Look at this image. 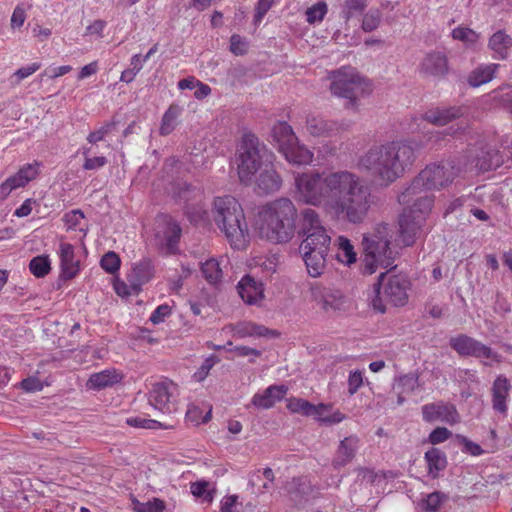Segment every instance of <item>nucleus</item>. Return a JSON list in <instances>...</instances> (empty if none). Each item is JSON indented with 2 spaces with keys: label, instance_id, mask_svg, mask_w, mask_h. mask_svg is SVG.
Segmentation results:
<instances>
[{
  "label": "nucleus",
  "instance_id": "obj_57",
  "mask_svg": "<svg viewBox=\"0 0 512 512\" xmlns=\"http://www.w3.org/2000/svg\"><path fill=\"white\" fill-rule=\"evenodd\" d=\"M230 51L237 56L244 55L248 51V42L238 34H233L230 38Z\"/></svg>",
  "mask_w": 512,
  "mask_h": 512
},
{
  "label": "nucleus",
  "instance_id": "obj_60",
  "mask_svg": "<svg viewBox=\"0 0 512 512\" xmlns=\"http://www.w3.org/2000/svg\"><path fill=\"white\" fill-rule=\"evenodd\" d=\"M172 313V308L168 304L159 305L150 315L149 320L154 324H160Z\"/></svg>",
  "mask_w": 512,
  "mask_h": 512
},
{
  "label": "nucleus",
  "instance_id": "obj_42",
  "mask_svg": "<svg viewBox=\"0 0 512 512\" xmlns=\"http://www.w3.org/2000/svg\"><path fill=\"white\" fill-rule=\"evenodd\" d=\"M321 229H325V227L321 224L319 214L313 209H304L302 211V233L307 234Z\"/></svg>",
  "mask_w": 512,
  "mask_h": 512
},
{
  "label": "nucleus",
  "instance_id": "obj_28",
  "mask_svg": "<svg viewBox=\"0 0 512 512\" xmlns=\"http://www.w3.org/2000/svg\"><path fill=\"white\" fill-rule=\"evenodd\" d=\"M281 154L290 164L298 166L309 165L312 163L314 158V153L304 144H301L298 138L295 143L289 145L287 150Z\"/></svg>",
  "mask_w": 512,
  "mask_h": 512
},
{
  "label": "nucleus",
  "instance_id": "obj_52",
  "mask_svg": "<svg viewBox=\"0 0 512 512\" xmlns=\"http://www.w3.org/2000/svg\"><path fill=\"white\" fill-rule=\"evenodd\" d=\"M312 295L314 300L321 305L323 309L328 310L333 307L335 297L328 289L315 287L312 289Z\"/></svg>",
  "mask_w": 512,
  "mask_h": 512
},
{
  "label": "nucleus",
  "instance_id": "obj_49",
  "mask_svg": "<svg viewBox=\"0 0 512 512\" xmlns=\"http://www.w3.org/2000/svg\"><path fill=\"white\" fill-rule=\"evenodd\" d=\"M132 503L135 512H164L166 509L165 502L160 498H153L146 503L133 499Z\"/></svg>",
  "mask_w": 512,
  "mask_h": 512
},
{
  "label": "nucleus",
  "instance_id": "obj_33",
  "mask_svg": "<svg viewBox=\"0 0 512 512\" xmlns=\"http://www.w3.org/2000/svg\"><path fill=\"white\" fill-rule=\"evenodd\" d=\"M425 462L427 464L428 474L431 478L439 477L441 471L447 466V457L444 452L438 448H430L425 452Z\"/></svg>",
  "mask_w": 512,
  "mask_h": 512
},
{
  "label": "nucleus",
  "instance_id": "obj_23",
  "mask_svg": "<svg viewBox=\"0 0 512 512\" xmlns=\"http://www.w3.org/2000/svg\"><path fill=\"white\" fill-rule=\"evenodd\" d=\"M287 391L285 385H270L264 391L256 393L251 402L258 409H269L281 401Z\"/></svg>",
  "mask_w": 512,
  "mask_h": 512
},
{
  "label": "nucleus",
  "instance_id": "obj_64",
  "mask_svg": "<svg viewBox=\"0 0 512 512\" xmlns=\"http://www.w3.org/2000/svg\"><path fill=\"white\" fill-rule=\"evenodd\" d=\"M112 127L113 123L104 124L99 129L90 132L87 136V141L90 144H95L99 141H102L105 138V136L111 131Z\"/></svg>",
  "mask_w": 512,
  "mask_h": 512
},
{
  "label": "nucleus",
  "instance_id": "obj_5",
  "mask_svg": "<svg viewBox=\"0 0 512 512\" xmlns=\"http://www.w3.org/2000/svg\"><path fill=\"white\" fill-rule=\"evenodd\" d=\"M212 217L218 229L234 249H245L249 243V229L239 201L230 195L215 197Z\"/></svg>",
  "mask_w": 512,
  "mask_h": 512
},
{
  "label": "nucleus",
  "instance_id": "obj_61",
  "mask_svg": "<svg viewBox=\"0 0 512 512\" xmlns=\"http://www.w3.org/2000/svg\"><path fill=\"white\" fill-rule=\"evenodd\" d=\"M41 163L38 161H34L33 163H27L23 165L18 172L22 177L25 178L26 181L30 182L34 180L40 172Z\"/></svg>",
  "mask_w": 512,
  "mask_h": 512
},
{
  "label": "nucleus",
  "instance_id": "obj_15",
  "mask_svg": "<svg viewBox=\"0 0 512 512\" xmlns=\"http://www.w3.org/2000/svg\"><path fill=\"white\" fill-rule=\"evenodd\" d=\"M156 236L165 244L170 252L177 246L182 229L177 221L170 215L161 214L157 217Z\"/></svg>",
  "mask_w": 512,
  "mask_h": 512
},
{
  "label": "nucleus",
  "instance_id": "obj_50",
  "mask_svg": "<svg viewBox=\"0 0 512 512\" xmlns=\"http://www.w3.org/2000/svg\"><path fill=\"white\" fill-rule=\"evenodd\" d=\"M328 12V6L325 1H318L316 4L307 8L305 15L309 24L321 22Z\"/></svg>",
  "mask_w": 512,
  "mask_h": 512
},
{
  "label": "nucleus",
  "instance_id": "obj_2",
  "mask_svg": "<svg viewBox=\"0 0 512 512\" xmlns=\"http://www.w3.org/2000/svg\"><path fill=\"white\" fill-rule=\"evenodd\" d=\"M454 161L432 163L422 169L411 184L398 196V202L405 206L399 218V241L411 246L434 204L430 191L449 186L458 175Z\"/></svg>",
  "mask_w": 512,
  "mask_h": 512
},
{
  "label": "nucleus",
  "instance_id": "obj_13",
  "mask_svg": "<svg viewBox=\"0 0 512 512\" xmlns=\"http://www.w3.org/2000/svg\"><path fill=\"white\" fill-rule=\"evenodd\" d=\"M449 344L460 356L496 359L498 356L490 347L465 334L450 338Z\"/></svg>",
  "mask_w": 512,
  "mask_h": 512
},
{
  "label": "nucleus",
  "instance_id": "obj_35",
  "mask_svg": "<svg viewBox=\"0 0 512 512\" xmlns=\"http://www.w3.org/2000/svg\"><path fill=\"white\" fill-rule=\"evenodd\" d=\"M419 386L418 376L405 374L397 379L395 390L397 392V404L402 405L408 396L413 394Z\"/></svg>",
  "mask_w": 512,
  "mask_h": 512
},
{
  "label": "nucleus",
  "instance_id": "obj_43",
  "mask_svg": "<svg viewBox=\"0 0 512 512\" xmlns=\"http://www.w3.org/2000/svg\"><path fill=\"white\" fill-rule=\"evenodd\" d=\"M367 6V0H345L341 11V18L347 23L353 17L362 14Z\"/></svg>",
  "mask_w": 512,
  "mask_h": 512
},
{
  "label": "nucleus",
  "instance_id": "obj_14",
  "mask_svg": "<svg viewBox=\"0 0 512 512\" xmlns=\"http://www.w3.org/2000/svg\"><path fill=\"white\" fill-rule=\"evenodd\" d=\"M422 418L427 423L443 422L449 425L457 424L460 415L454 404L444 401L432 402L422 406Z\"/></svg>",
  "mask_w": 512,
  "mask_h": 512
},
{
  "label": "nucleus",
  "instance_id": "obj_37",
  "mask_svg": "<svg viewBox=\"0 0 512 512\" xmlns=\"http://www.w3.org/2000/svg\"><path fill=\"white\" fill-rule=\"evenodd\" d=\"M182 113V108L178 104H171L163 114L159 133L162 136L171 134L177 126V120Z\"/></svg>",
  "mask_w": 512,
  "mask_h": 512
},
{
  "label": "nucleus",
  "instance_id": "obj_16",
  "mask_svg": "<svg viewBox=\"0 0 512 512\" xmlns=\"http://www.w3.org/2000/svg\"><path fill=\"white\" fill-rule=\"evenodd\" d=\"M419 71L425 77L441 79L449 72L448 58L445 53L433 51L422 59Z\"/></svg>",
  "mask_w": 512,
  "mask_h": 512
},
{
  "label": "nucleus",
  "instance_id": "obj_29",
  "mask_svg": "<svg viewBox=\"0 0 512 512\" xmlns=\"http://www.w3.org/2000/svg\"><path fill=\"white\" fill-rule=\"evenodd\" d=\"M272 137L277 144L280 153L287 150L289 145L295 143L298 138L291 125L285 121H278L272 128Z\"/></svg>",
  "mask_w": 512,
  "mask_h": 512
},
{
  "label": "nucleus",
  "instance_id": "obj_10",
  "mask_svg": "<svg viewBox=\"0 0 512 512\" xmlns=\"http://www.w3.org/2000/svg\"><path fill=\"white\" fill-rule=\"evenodd\" d=\"M287 409L292 413L301 414L303 416H312L316 421L326 425L338 424L346 419V415L340 410H334L330 416H323V412L333 409L332 404L320 403L318 405H314L301 398H289L287 400Z\"/></svg>",
  "mask_w": 512,
  "mask_h": 512
},
{
  "label": "nucleus",
  "instance_id": "obj_31",
  "mask_svg": "<svg viewBox=\"0 0 512 512\" xmlns=\"http://www.w3.org/2000/svg\"><path fill=\"white\" fill-rule=\"evenodd\" d=\"M334 246L336 248L335 259L339 263L348 267L356 263L357 253L355 251L354 245L347 237H337Z\"/></svg>",
  "mask_w": 512,
  "mask_h": 512
},
{
  "label": "nucleus",
  "instance_id": "obj_9",
  "mask_svg": "<svg viewBox=\"0 0 512 512\" xmlns=\"http://www.w3.org/2000/svg\"><path fill=\"white\" fill-rule=\"evenodd\" d=\"M385 276L386 273L382 272L378 282L374 284L376 295L372 300V306L374 310L380 313L386 312L383 297L393 306H404L408 302V290L410 288V281L405 275H391L384 282Z\"/></svg>",
  "mask_w": 512,
  "mask_h": 512
},
{
  "label": "nucleus",
  "instance_id": "obj_63",
  "mask_svg": "<svg viewBox=\"0 0 512 512\" xmlns=\"http://www.w3.org/2000/svg\"><path fill=\"white\" fill-rule=\"evenodd\" d=\"M458 437L460 439V442L463 445L462 451L464 453L470 454L472 456H481L482 454L485 453V451L482 449V447L479 444L469 440L465 436H458Z\"/></svg>",
  "mask_w": 512,
  "mask_h": 512
},
{
  "label": "nucleus",
  "instance_id": "obj_1",
  "mask_svg": "<svg viewBox=\"0 0 512 512\" xmlns=\"http://www.w3.org/2000/svg\"><path fill=\"white\" fill-rule=\"evenodd\" d=\"M295 198L322 207L327 213L350 223H360L371 206V193L359 175L348 170L297 173Z\"/></svg>",
  "mask_w": 512,
  "mask_h": 512
},
{
  "label": "nucleus",
  "instance_id": "obj_54",
  "mask_svg": "<svg viewBox=\"0 0 512 512\" xmlns=\"http://www.w3.org/2000/svg\"><path fill=\"white\" fill-rule=\"evenodd\" d=\"M452 37L466 44H474L478 41L479 34L470 28L457 27L452 31Z\"/></svg>",
  "mask_w": 512,
  "mask_h": 512
},
{
  "label": "nucleus",
  "instance_id": "obj_34",
  "mask_svg": "<svg viewBox=\"0 0 512 512\" xmlns=\"http://www.w3.org/2000/svg\"><path fill=\"white\" fill-rule=\"evenodd\" d=\"M306 264L308 274L311 277H319L325 269L328 252L300 251Z\"/></svg>",
  "mask_w": 512,
  "mask_h": 512
},
{
  "label": "nucleus",
  "instance_id": "obj_11",
  "mask_svg": "<svg viewBox=\"0 0 512 512\" xmlns=\"http://www.w3.org/2000/svg\"><path fill=\"white\" fill-rule=\"evenodd\" d=\"M179 387L171 380H163L152 385L149 392V403L162 413L176 410Z\"/></svg>",
  "mask_w": 512,
  "mask_h": 512
},
{
  "label": "nucleus",
  "instance_id": "obj_51",
  "mask_svg": "<svg viewBox=\"0 0 512 512\" xmlns=\"http://www.w3.org/2000/svg\"><path fill=\"white\" fill-rule=\"evenodd\" d=\"M84 218V213L80 209H75L65 213L63 216V221L68 230L79 229L80 231L84 232V235H86V229L80 227Z\"/></svg>",
  "mask_w": 512,
  "mask_h": 512
},
{
  "label": "nucleus",
  "instance_id": "obj_4",
  "mask_svg": "<svg viewBox=\"0 0 512 512\" xmlns=\"http://www.w3.org/2000/svg\"><path fill=\"white\" fill-rule=\"evenodd\" d=\"M296 217L293 202L281 197L258 207L254 228L261 239L273 244L288 243L295 235Z\"/></svg>",
  "mask_w": 512,
  "mask_h": 512
},
{
  "label": "nucleus",
  "instance_id": "obj_26",
  "mask_svg": "<svg viewBox=\"0 0 512 512\" xmlns=\"http://www.w3.org/2000/svg\"><path fill=\"white\" fill-rule=\"evenodd\" d=\"M511 390L509 380L504 376H498L492 386V406L499 413L507 412V399Z\"/></svg>",
  "mask_w": 512,
  "mask_h": 512
},
{
  "label": "nucleus",
  "instance_id": "obj_55",
  "mask_svg": "<svg viewBox=\"0 0 512 512\" xmlns=\"http://www.w3.org/2000/svg\"><path fill=\"white\" fill-rule=\"evenodd\" d=\"M381 22V12L378 9H371L368 11L362 20V29L365 32L375 30Z\"/></svg>",
  "mask_w": 512,
  "mask_h": 512
},
{
  "label": "nucleus",
  "instance_id": "obj_47",
  "mask_svg": "<svg viewBox=\"0 0 512 512\" xmlns=\"http://www.w3.org/2000/svg\"><path fill=\"white\" fill-rule=\"evenodd\" d=\"M91 147L82 146L78 152H81L84 157L83 169L84 170H97L104 167L107 164V158L105 156L91 157Z\"/></svg>",
  "mask_w": 512,
  "mask_h": 512
},
{
  "label": "nucleus",
  "instance_id": "obj_24",
  "mask_svg": "<svg viewBox=\"0 0 512 512\" xmlns=\"http://www.w3.org/2000/svg\"><path fill=\"white\" fill-rule=\"evenodd\" d=\"M360 439L357 435H349L340 441L333 458L334 467H343L350 463L359 448Z\"/></svg>",
  "mask_w": 512,
  "mask_h": 512
},
{
  "label": "nucleus",
  "instance_id": "obj_32",
  "mask_svg": "<svg viewBox=\"0 0 512 512\" xmlns=\"http://www.w3.org/2000/svg\"><path fill=\"white\" fill-rule=\"evenodd\" d=\"M274 480L273 470L267 467L251 473L248 484L256 493L263 494L271 489Z\"/></svg>",
  "mask_w": 512,
  "mask_h": 512
},
{
  "label": "nucleus",
  "instance_id": "obj_6",
  "mask_svg": "<svg viewBox=\"0 0 512 512\" xmlns=\"http://www.w3.org/2000/svg\"><path fill=\"white\" fill-rule=\"evenodd\" d=\"M394 231L386 223L374 226L363 237V273L372 275L378 269L394 268V253L391 248Z\"/></svg>",
  "mask_w": 512,
  "mask_h": 512
},
{
  "label": "nucleus",
  "instance_id": "obj_27",
  "mask_svg": "<svg viewBox=\"0 0 512 512\" xmlns=\"http://www.w3.org/2000/svg\"><path fill=\"white\" fill-rule=\"evenodd\" d=\"M303 235L305 239L300 245V251H329L331 237L327 234L326 229L316 230Z\"/></svg>",
  "mask_w": 512,
  "mask_h": 512
},
{
  "label": "nucleus",
  "instance_id": "obj_46",
  "mask_svg": "<svg viewBox=\"0 0 512 512\" xmlns=\"http://www.w3.org/2000/svg\"><path fill=\"white\" fill-rule=\"evenodd\" d=\"M29 270L37 278L45 277L51 270L49 257L40 255L32 258L29 263Z\"/></svg>",
  "mask_w": 512,
  "mask_h": 512
},
{
  "label": "nucleus",
  "instance_id": "obj_53",
  "mask_svg": "<svg viewBox=\"0 0 512 512\" xmlns=\"http://www.w3.org/2000/svg\"><path fill=\"white\" fill-rule=\"evenodd\" d=\"M100 265L107 273L114 274L120 269L121 260L114 251H109L102 256Z\"/></svg>",
  "mask_w": 512,
  "mask_h": 512
},
{
  "label": "nucleus",
  "instance_id": "obj_12",
  "mask_svg": "<svg viewBox=\"0 0 512 512\" xmlns=\"http://www.w3.org/2000/svg\"><path fill=\"white\" fill-rule=\"evenodd\" d=\"M468 153L472 157V164L481 172L496 169L503 162L499 151L492 148L485 140L470 144Z\"/></svg>",
  "mask_w": 512,
  "mask_h": 512
},
{
  "label": "nucleus",
  "instance_id": "obj_40",
  "mask_svg": "<svg viewBox=\"0 0 512 512\" xmlns=\"http://www.w3.org/2000/svg\"><path fill=\"white\" fill-rule=\"evenodd\" d=\"M211 412L212 408L209 405L203 409L198 405L190 404L186 412V420L194 425L207 423L211 420Z\"/></svg>",
  "mask_w": 512,
  "mask_h": 512
},
{
  "label": "nucleus",
  "instance_id": "obj_48",
  "mask_svg": "<svg viewBox=\"0 0 512 512\" xmlns=\"http://www.w3.org/2000/svg\"><path fill=\"white\" fill-rule=\"evenodd\" d=\"M153 274V266L149 260H141L133 267V275L139 284L147 283Z\"/></svg>",
  "mask_w": 512,
  "mask_h": 512
},
{
  "label": "nucleus",
  "instance_id": "obj_62",
  "mask_svg": "<svg viewBox=\"0 0 512 512\" xmlns=\"http://www.w3.org/2000/svg\"><path fill=\"white\" fill-rule=\"evenodd\" d=\"M363 385V375L360 371H352L348 376V394L353 396Z\"/></svg>",
  "mask_w": 512,
  "mask_h": 512
},
{
  "label": "nucleus",
  "instance_id": "obj_19",
  "mask_svg": "<svg viewBox=\"0 0 512 512\" xmlns=\"http://www.w3.org/2000/svg\"><path fill=\"white\" fill-rule=\"evenodd\" d=\"M306 129L313 137H332L340 132L342 125L320 115L309 114L306 117Z\"/></svg>",
  "mask_w": 512,
  "mask_h": 512
},
{
  "label": "nucleus",
  "instance_id": "obj_18",
  "mask_svg": "<svg viewBox=\"0 0 512 512\" xmlns=\"http://www.w3.org/2000/svg\"><path fill=\"white\" fill-rule=\"evenodd\" d=\"M259 175L254 179L256 184L255 190L260 195H269L280 190L282 186V178L274 169L272 163H267L258 172Z\"/></svg>",
  "mask_w": 512,
  "mask_h": 512
},
{
  "label": "nucleus",
  "instance_id": "obj_36",
  "mask_svg": "<svg viewBox=\"0 0 512 512\" xmlns=\"http://www.w3.org/2000/svg\"><path fill=\"white\" fill-rule=\"evenodd\" d=\"M499 64L480 65L475 68L468 76V83L472 87H479L490 82L499 68Z\"/></svg>",
  "mask_w": 512,
  "mask_h": 512
},
{
  "label": "nucleus",
  "instance_id": "obj_17",
  "mask_svg": "<svg viewBox=\"0 0 512 512\" xmlns=\"http://www.w3.org/2000/svg\"><path fill=\"white\" fill-rule=\"evenodd\" d=\"M178 198L185 203H188L191 199L196 201L195 205L190 206L187 204L185 207V213L191 223L197 225L207 219V211L204 209L203 205L200 204L202 194L199 190L184 184V187L179 192Z\"/></svg>",
  "mask_w": 512,
  "mask_h": 512
},
{
  "label": "nucleus",
  "instance_id": "obj_44",
  "mask_svg": "<svg viewBox=\"0 0 512 512\" xmlns=\"http://www.w3.org/2000/svg\"><path fill=\"white\" fill-rule=\"evenodd\" d=\"M29 182L19 172L8 177L0 185V198L5 199L13 190L25 187Z\"/></svg>",
  "mask_w": 512,
  "mask_h": 512
},
{
  "label": "nucleus",
  "instance_id": "obj_30",
  "mask_svg": "<svg viewBox=\"0 0 512 512\" xmlns=\"http://www.w3.org/2000/svg\"><path fill=\"white\" fill-rule=\"evenodd\" d=\"M488 47L494 52V58L505 60L512 47V38L504 30H498L489 38Z\"/></svg>",
  "mask_w": 512,
  "mask_h": 512
},
{
  "label": "nucleus",
  "instance_id": "obj_41",
  "mask_svg": "<svg viewBox=\"0 0 512 512\" xmlns=\"http://www.w3.org/2000/svg\"><path fill=\"white\" fill-rule=\"evenodd\" d=\"M125 423L134 428L142 429H171L172 425L163 424L157 420L150 419L143 415L131 416L126 418Z\"/></svg>",
  "mask_w": 512,
  "mask_h": 512
},
{
  "label": "nucleus",
  "instance_id": "obj_56",
  "mask_svg": "<svg viewBox=\"0 0 512 512\" xmlns=\"http://www.w3.org/2000/svg\"><path fill=\"white\" fill-rule=\"evenodd\" d=\"M444 495L440 492H432L422 501V509L426 512H435L440 507Z\"/></svg>",
  "mask_w": 512,
  "mask_h": 512
},
{
  "label": "nucleus",
  "instance_id": "obj_45",
  "mask_svg": "<svg viewBox=\"0 0 512 512\" xmlns=\"http://www.w3.org/2000/svg\"><path fill=\"white\" fill-rule=\"evenodd\" d=\"M29 182L19 172L8 177L0 185V198L5 199L13 190L25 187Z\"/></svg>",
  "mask_w": 512,
  "mask_h": 512
},
{
  "label": "nucleus",
  "instance_id": "obj_21",
  "mask_svg": "<svg viewBox=\"0 0 512 512\" xmlns=\"http://www.w3.org/2000/svg\"><path fill=\"white\" fill-rule=\"evenodd\" d=\"M242 300L249 305H259L264 298L263 284L250 276H244L237 285Z\"/></svg>",
  "mask_w": 512,
  "mask_h": 512
},
{
  "label": "nucleus",
  "instance_id": "obj_20",
  "mask_svg": "<svg viewBox=\"0 0 512 512\" xmlns=\"http://www.w3.org/2000/svg\"><path fill=\"white\" fill-rule=\"evenodd\" d=\"M61 273L64 279H73L80 272V261L75 256L74 246L61 242L58 250Z\"/></svg>",
  "mask_w": 512,
  "mask_h": 512
},
{
  "label": "nucleus",
  "instance_id": "obj_25",
  "mask_svg": "<svg viewBox=\"0 0 512 512\" xmlns=\"http://www.w3.org/2000/svg\"><path fill=\"white\" fill-rule=\"evenodd\" d=\"M122 379L123 374L119 370L109 368L90 375L86 387L91 390H102L120 383Z\"/></svg>",
  "mask_w": 512,
  "mask_h": 512
},
{
  "label": "nucleus",
  "instance_id": "obj_39",
  "mask_svg": "<svg viewBox=\"0 0 512 512\" xmlns=\"http://www.w3.org/2000/svg\"><path fill=\"white\" fill-rule=\"evenodd\" d=\"M201 271L206 281L210 284L219 283L223 276L220 262L214 258L208 259L202 263Z\"/></svg>",
  "mask_w": 512,
  "mask_h": 512
},
{
  "label": "nucleus",
  "instance_id": "obj_58",
  "mask_svg": "<svg viewBox=\"0 0 512 512\" xmlns=\"http://www.w3.org/2000/svg\"><path fill=\"white\" fill-rule=\"evenodd\" d=\"M41 68V64L38 62L31 63L27 66L21 67L18 70H16L12 78L15 79V83L19 84L22 80L28 78L32 74H34L36 71H38Z\"/></svg>",
  "mask_w": 512,
  "mask_h": 512
},
{
  "label": "nucleus",
  "instance_id": "obj_22",
  "mask_svg": "<svg viewBox=\"0 0 512 512\" xmlns=\"http://www.w3.org/2000/svg\"><path fill=\"white\" fill-rule=\"evenodd\" d=\"M464 115L462 107H436L423 114V120L435 126H445Z\"/></svg>",
  "mask_w": 512,
  "mask_h": 512
},
{
  "label": "nucleus",
  "instance_id": "obj_3",
  "mask_svg": "<svg viewBox=\"0 0 512 512\" xmlns=\"http://www.w3.org/2000/svg\"><path fill=\"white\" fill-rule=\"evenodd\" d=\"M416 160L415 149L409 142L390 141L370 147L359 159L358 167L381 184L389 185L401 178Z\"/></svg>",
  "mask_w": 512,
  "mask_h": 512
},
{
  "label": "nucleus",
  "instance_id": "obj_7",
  "mask_svg": "<svg viewBox=\"0 0 512 512\" xmlns=\"http://www.w3.org/2000/svg\"><path fill=\"white\" fill-rule=\"evenodd\" d=\"M330 91L334 96L348 100L347 108L357 109L358 100L373 91L372 82L352 66H342L328 73Z\"/></svg>",
  "mask_w": 512,
  "mask_h": 512
},
{
  "label": "nucleus",
  "instance_id": "obj_8",
  "mask_svg": "<svg viewBox=\"0 0 512 512\" xmlns=\"http://www.w3.org/2000/svg\"><path fill=\"white\" fill-rule=\"evenodd\" d=\"M237 175L241 184L250 186L256 174L266 165L260 150V141L254 134L242 136L235 154Z\"/></svg>",
  "mask_w": 512,
  "mask_h": 512
},
{
  "label": "nucleus",
  "instance_id": "obj_59",
  "mask_svg": "<svg viewBox=\"0 0 512 512\" xmlns=\"http://www.w3.org/2000/svg\"><path fill=\"white\" fill-rule=\"evenodd\" d=\"M452 436V432L446 427H436L428 436V441L432 445H437L447 441Z\"/></svg>",
  "mask_w": 512,
  "mask_h": 512
},
{
  "label": "nucleus",
  "instance_id": "obj_38",
  "mask_svg": "<svg viewBox=\"0 0 512 512\" xmlns=\"http://www.w3.org/2000/svg\"><path fill=\"white\" fill-rule=\"evenodd\" d=\"M233 332L234 335L239 338L254 336L260 337L266 336L269 333V329L250 321H243L235 325Z\"/></svg>",
  "mask_w": 512,
  "mask_h": 512
}]
</instances>
